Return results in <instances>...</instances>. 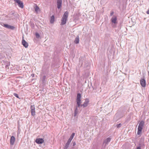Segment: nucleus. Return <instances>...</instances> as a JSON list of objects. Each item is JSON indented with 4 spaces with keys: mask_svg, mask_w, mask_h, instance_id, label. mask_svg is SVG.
<instances>
[{
    "mask_svg": "<svg viewBox=\"0 0 149 149\" xmlns=\"http://www.w3.org/2000/svg\"><path fill=\"white\" fill-rule=\"evenodd\" d=\"M22 45L26 48H27L28 46V43L23 39L22 40Z\"/></svg>",
    "mask_w": 149,
    "mask_h": 149,
    "instance_id": "obj_13",
    "label": "nucleus"
},
{
    "mask_svg": "<svg viewBox=\"0 0 149 149\" xmlns=\"http://www.w3.org/2000/svg\"><path fill=\"white\" fill-rule=\"evenodd\" d=\"M62 0H57V8L58 9L61 8L62 6Z\"/></svg>",
    "mask_w": 149,
    "mask_h": 149,
    "instance_id": "obj_9",
    "label": "nucleus"
},
{
    "mask_svg": "<svg viewBox=\"0 0 149 149\" xmlns=\"http://www.w3.org/2000/svg\"><path fill=\"white\" fill-rule=\"evenodd\" d=\"M111 139L110 138L108 137L104 140L103 142V144H105L104 146H106L107 144L111 141Z\"/></svg>",
    "mask_w": 149,
    "mask_h": 149,
    "instance_id": "obj_10",
    "label": "nucleus"
},
{
    "mask_svg": "<svg viewBox=\"0 0 149 149\" xmlns=\"http://www.w3.org/2000/svg\"><path fill=\"white\" fill-rule=\"evenodd\" d=\"M89 102V101L88 99L86 98L85 100V101L83 104L85 107L88 106Z\"/></svg>",
    "mask_w": 149,
    "mask_h": 149,
    "instance_id": "obj_16",
    "label": "nucleus"
},
{
    "mask_svg": "<svg viewBox=\"0 0 149 149\" xmlns=\"http://www.w3.org/2000/svg\"><path fill=\"white\" fill-rule=\"evenodd\" d=\"M117 17H112L111 19V22L115 24H116L117 23L116 22L117 20Z\"/></svg>",
    "mask_w": 149,
    "mask_h": 149,
    "instance_id": "obj_15",
    "label": "nucleus"
},
{
    "mask_svg": "<svg viewBox=\"0 0 149 149\" xmlns=\"http://www.w3.org/2000/svg\"><path fill=\"white\" fill-rule=\"evenodd\" d=\"M15 141V138L14 136H12L11 137L10 139V143L11 145H14Z\"/></svg>",
    "mask_w": 149,
    "mask_h": 149,
    "instance_id": "obj_12",
    "label": "nucleus"
},
{
    "mask_svg": "<svg viewBox=\"0 0 149 149\" xmlns=\"http://www.w3.org/2000/svg\"><path fill=\"white\" fill-rule=\"evenodd\" d=\"M140 83L141 86L145 87L146 86V81L145 79H142L140 80Z\"/></svg>",
    "mask_w": 149,
    "mask_h": 149,
    "instance_id": "obj_8",
    "label": "nucleus"
},
{
    "mask_svg": "<svg viewBox=\"0 0 149 149\" xmlns=\"http://www.w3.org/2000/svg\"><path fill=\"white\" fill-rule=\"evenodd\" d=\"M143 129V127L139 126H138V128L137 134L139 135L141 134L142 130Z\"/></svg>",
    "mask_w": 149,
    "mask_h": 149,
    "instance_id": "obj_14",
    "label": "nucleus"
},
{
    "mask_svg": "<svg viewBox=\"0 0 149 149\" xmlns=\"http://www.w3.org/2000/svg\"><path fill=\"white\" fill-rule=\"evenodd\" d=\"M80 107H85L84 104H80Z\"/></svg>",
    "mask_w": 149,
    "mask_h": 149,
    "instance_id": "obj_29",
    "label": "nucleus"
},
{
    "mask_svg": "<svg viewBox=\"0 0 149 149\" xmlns=\"http://www.w3.org/2000/svg\"><path fill=\"white\" fill-rule=\"evenodd\" d=\"M122 126V124L121 123H119V124H118L116 125V127L117 128H120L121 126Z\"/></svg>",
    "mask_w": 149,
    "mask_h": 149,
    "instance_id": "obj_24",
    "label": "nucleus"
},
{
    "mask_svg": "<svg viewBox=\"0 0 149 149\" xmlns=\"http://www.w3.org/2000/svg\"><path fill=\"white\" fill-rule=\"evenodd\" d=\"M68 15V13L67 11L65 12L61 19V25H63L66 23Z\"/></svg>",
    "mask_w": 149,
    "mask_h": 149,
    "instance_id": "obj_1",
    "label": "nucleus"
},
{
    "mask_svg": "<svg viewBox=\"0 0 149 149\" xmlns=\"http://www.w3.org/2000/svg\"><path fill=\"white\" fill-rule=\"evenodd\" d=\"M0 24L3 27L8 29L14 30L15 29V27L14 26H11L7 24H4L3 22L0 23Z\"/></svg>",
    "mask_w": 149,
    "mask_h": 149,
    "instance_id": "obj_4",
    "label": "nucleus"
},
{
    "mask_svg": "<svg viewBox=\"0 0 149 149\" xmlns=\"http://www.w3.org/2000/svg\"><path fill=\"white\" fill-rule=\"evenodd\" d=\"M145 124L143 120H141L139 123V126L143 127Z\"/></svg>",
    "mask_w": 149,
    "mask_h": 149,
    "instance_id": "obj_20",
    "label": "nucleus"
},
{
    "mask_svg": "<svg viewBox=\"0 0 149 149\" xmlns=\"http://www.w3.org/2000/svg\"><path fill=\"white\" fill-rule=\"evenodd\" d=\"M70 142L68 141L65 144L63 149H68V148Z\"/></svg>",
    "mask_w": 149,
    "mask_h": 149,
    "instance_id": "obj_17",
    "label": "nucleus"
},
{
    "mask_svg": "<svg viewBox=\"0 0 149 149\" xmlns=\"http://www.w3.org/2000/svg\"><path fill=\"white\" fill-rule=\"evenodd\" d=\"M114 14V12L113 11H111L110 13V16H112Z\"/></svg>",
    "mask_w": 149,
    "mask_h": 149,
    "instance_id": "obj_28",
    "label": "nucleus"
},
{
    "mask_svg": "<svg viewBox=\"0 0 149 149\" xmlns=\"http://www.w3.org/2000/svg\"><path fill=\"white\" fill-rule=\"evenodd\" d=\"M72 145L73 146H75L76 144V142L75 141H72Z\"/></svg>",
    "mask_w": 149,
    "mask_h": 149,
    "instance_id": "obj_27",
    "label": "nucleus"
},
{
    "mask_svg": "<svg viewBox=\"0 0 149 149\" xmlns=\"http://www.w3.org/2000/svg\"><path fill=\"white\" fill-rule=\"evenodd\" d=\"M136 149H141V146H139L137 147Z\"/></svg>",
    "mask_w": 149,
    "mask_h": 149,
    "instance_id": "obj_30",
    "label": "nucleus"
},
{
    "mask_svg": "<svg viewBox=\"0 0 149 149\" xmlns=\"http://www.w3.org/2000/svg\"><path fill=\"white\" fill-rule=\"evenodd\" d=\"M81 94H80V93H77L76 100L81 99Z\"/></svg>",
    "mask_w": 149,
    "mask_h": 149,
    "instance_id": "obj_22",
    "label": "nucleus"
},
{
    "mask_svg": "<svg viewBox=\"0 0 149 149\" xmlns=\"http://www.w3.org/2000/svg\"><path fill=\"white\" fill-rule=\"evenodd\" d=\"M146 13H147V14H149V9H148V10L147 11V12H146Z\"/></svg>",
    "mask_w": 149,
    "mask_h": 149,
    "instance_id": "obj_31",
    "label": "nucleus"
},
{
    "mask_svg": "<svg viewBox=\"0 0 149 149\" xmlns=\"http://www.w3.org/2000/svg\"><path fill=\"white\" fill-rule=\"evenodd\" d=\"M39 9V8L38 6H36L35 8V10L36 12H37L38 11V9Z\"/></svg>",
    "mask_w": 149,
    "mask_h": 149,
    "instance_id": "obj_26",
    "label": "nucleus"
},
{
    "mask_svg": "<svg viewBox=\"0 0 149 149\" xmlns=\"http://www.w3.org/2000/svg\"><path fill=\"white\" fill-rule=\"evenodd\" d=\"M41 80L42 84H45L47 81V79L46 78V76L45 75H43L40 78Z\"/></svg>",
    "mask_w": 149,
    "mask_h": 149,
    "instance_id": "obj_11",
    "label": "nucleus"
},
{
    "mask_svg": "<svg viewBox=\"0 0 149 149\" xmlns=\"http://www.w3.org/2000/svg\"><path fill=\"white\" fill-rule=\"evenodd\" d=\"M14 1L17 3L18 6L21 8L24 7V4L20 0H14Z\"/></svg>",
    "mask_w": 149,
    "mask_h": 149,
    "instance_id": "obj_5",
    "label": "nucleus"
},
{
    "mask_svg": "<svg viewBox=\"0 0 149 149\" xmlns=\"http://www.w3.org/2000/svg\"><path fill=\"white\" fill-rule=\"evenodd\" d=\"M31 114L33 116H34L36 114L35 106L34 105L31 106Z\"/></svg>",
    "mask_w": 149,
    "mask_h": 149,
    "instance_id": "obj_6",
    "label": "nucleus"
},
{
    "mask_svg": "<svg viewBox=\"0 0 149 149\" xmlns=\"http://www.w3.org/2000/svg\"><path fill=\"white\" fill-rule=\"evenodd\" d=\"M75 135V133H73L71 135L70 138H69L68 140V141H69L70 142H71V141L73 139L74 136Z\"/></svg>",
    "mask_w": 149,
    "mask_h": 149,
    "instance_id": "obj_18",
    "label": "nucleus"
},
{
    "mask_svg": "<svg viewBox=\"0 0 149 149\" xmlns=\"http://www.w3.org/2000/svg\"><path fill=\"white\" fill-rule=\"evenodd\" d=\"M79 42V37L77 36L75 38L74 42L76 44H78Z\"/></svg>",
    "mask_w": 149,
    "mask_h": 149,
    "instance_id": "obj_19",
    "label": "nucleus"
},
{
    "mask_svg": "<svg viewBox=\"0 0 149 149\" xmlns=\"http://www.w3.org/2000/svg\"><path fill=\"white\" fill-rule=\"evenodd\" d=\"M35 141L37 143L40 144L43 143L44 141L42 138H37L36 139Z\"/></svg>",
    "mask_w": 149,
    "mask_h": 149,
    "instance_id": "obj_7",
    "label": "nucleus"
},
{
    "mask_svg": "<svg viewBox=\"0 0 149 149\" xmlns=\"http://www.w3.org/2000/svg\"><path fill=\"white\" fill-rule=\"evenodd\" d=\"M148 74H149V71H148Z\"/></svg>",
    "mask_w": 149,
    "mask_h": 149,
    "instance_id": "obj_32",
    "label": "nucleus"
},
{
    "mask_svg": "<svg viewBox=\"0 0 149 149\" xmlns=\"http://www.w3.org/2000/svg\"><path fill=\"white\" fill-rule=\"evenodd\" d=\"M36 37L37 38H38L40 37L39 34L37 33H36Z\"/></svg>",
    "mask_w": 149,
    "mask_h": 149,
    "instance_id": "obj_23",
    "label": "nucleus"
},
{
    "mask_svg": "<svg viewBox=\"0 0 149 149\" xmlns=\"http://www.w3.org/2000/svg\"><path fill=\"white\" fill-rule=\"evenodd\" d=\"M54 15H52L50 18V22L51 23H53L54 22Z\"/></svg>",
    "mask_w": 149,
    "mask_h": 149,
    "instance_id": "obj_21",
    "label": "nucleus"
},
{
    "mask_svg": "<svg viewBox=\"0 0 149 149\" xmlns=\"http://www.w3.org/2000/svg\"><path fill=\"white\" fill-rule=\"evenodd\" d=\"M86 58L85 57H81L79 59V64L78 66L81 67L83 65H85Z\"/></svg>",
    "mask_w": 149,
    "mask_h": 149,
    "instance_id": "obj_3",
    "label": "nucleus"
},
{
    "mask_svg": "<svg viewBox=\"0 0 149 149\" xmlns=\"http://www.w3.org/2000/svg\"><path fill=\"white\" fill-rule=\"evenodd\" d=\"M13 95L14 96L16 97L17 98L20 99L18 95L16 93H13Z\"/></svg>",
    "mask_w": 149,
    "mask_h": 149,
    "instance_id": "obj_25",
    "label": "nucleus"
},
{
    "mask_svg": "<svg viewBox=\"0 0 149 149\" xmlns=\"http://www.w3.org/2000/svg\"><path fill=\"white\" fill-rule=\"evenodd\" d=\"M76 105L75 107L74 111V116L75 117L78 113V108L80 107V104H81V99L76 100Z\"/></svg>",
    "mask_w": 149,
    "mask_h": 149,
    "instance_id": "obj_2",
    "label": "nucleus"
}]
</instances>
